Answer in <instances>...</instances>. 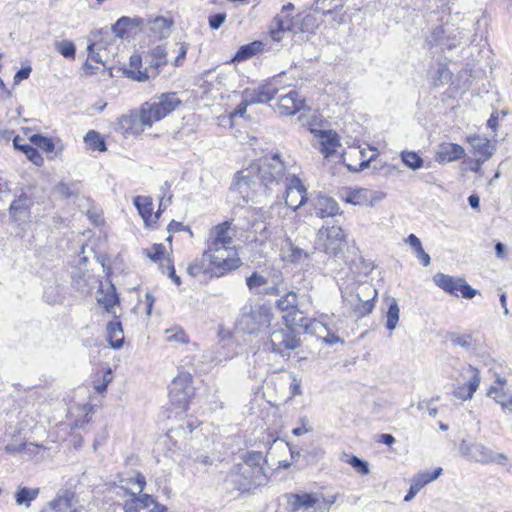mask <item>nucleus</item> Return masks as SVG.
<instances>
[{
	"instance_id": "ea45409f",
	"label": "nucleus",
	"mask_w": 512,
	"mask_h": 512,
	"mask_svg": "<svg viewBox=\"0 0 512 512\" xmlns=\"http://www.w3.org/2000/svg\"><path fill=\"white\" fill-rule=\"evenodd\" d=\"M55 50L64 58L74 60L76 56V47L72 41L61 40L54 43Z\"/></svg>"
},
{
	"instance_id": "3c124183",
	"label": "nucleus",
	"mask_w": 512,
	"mask_h": 512,
	"mask_svg": "<svg viewBox=\"0 0 512 512\" xmlns=\"http://www.w3.org/2000/svg\"><path fill=\"white\" fill-rule=\"evenodd\" d=\"M165 250V246L158 243L154 244L150 249H146L145 253L151 261L157 262L163 257Z\"/></svg>"
},
{
	"instance_id": "f704fd0d",
	"label": "nucleus",
	"mask_w": 512,
	"mask_h": 512,
	"mask_svg": "<svg viewBox=\"0 0 512 512\" xmlns=\"http://www.w3.org/2000/svg\"><path fill=\"white\" fill-rule=\"evenodd\" d=\"M200 422L194 419H187L175 428H171L168 432L170 438L183 437L186 438L188 434L192 433L195 428L199 426Z\"/></svg>"
},
{
	"instance_id": "4468645a",
	"label": "nucleus",
	"mask_w": 512,
	"mask_h": 512,
	"mask_svg": "<svg viewBox=\"0 0 512 512\" xmlns=\"http://www.w3.org/2000/svg\"><path fill=\"white\" fill-rule=\"evenodd\" d=\"M167 51L164 46H156L149 54V67L144 71L129 70L128 76L139 82H144L150 77L158 75V69L167 64Z\"/></svg>"
},
{
	"instance_id": "393cba45",
	"label": "nucleus",
	"mask_w": 512,
	"mask_h": 512,
	"mask_svg": "<svg viewBox=\"0 0 512 512\" xmlns=\"http://www.w3.org/2000/svg\"><path fill=\"white\" fill-rule=\"evenodd\" d=\"M10 216L17 224H22L30 218V201L22 195L14 200L9 208Z\"/></svg>"
},
{
	"instance_id": "c756f323",
	"label": "nucleus",
	"mask_w": 512,
	"mask_h": 512,
	"mask_svg": "<svg viewBox=\"0 0 512 512\" xmlns=\"http://www.w3.org/2000/svg\"><path fill=\"white\" fill-rule=\"evenodd\" d=\"M97 301L107 310V312L111 313L114 317H117L116 306L119 303V298L113 285H110L106 292L100 290Z\"/></svg>"
},
{
	"instance_id": "cd10ccee",
	"label": "nucleus",
	"mask_w": 512,
	"mask_h": 512,
	"mask_svg": "<svg viewBox=\"0 0 512 512\" xmlns=\"http://www.w3.org/2000/svg\"><path fill=\"white\" fill-rule=\"evenodd\" d=\"M465 154V150L462 146L454 143H443L439 146L436 152V161L452 162L461 159Z\"/></svg>"
},
{
	"instance_id": "49530a36",
	"label": "nucleus",
	"mask_w": 512,
	"mask_h": 512,
	"mask_svg": "<svg viewBox=\"0 0 512 512\" xmlns=\"http://www.w3.org/2000/svg\"><path fill=\"white\" fill-rule=\"evenodd\" d=\"M344 456L347 457L346 462L349 465H351L361 475H368L370 473L369 465L363 459L354 455L349 456L347 454H344Z\"/></svg>"
},
{
	"instance_id": "a18cd8bd",
	"label": "nucleus",
	"mask_w": 512,
	"mask_h": 512,
	"mask_svg": "<svg viewBox=\"0 0 512 512\" xmlns=\"http://www.w3.org/2000/svg\"><path fill=\"white\" fill-rule=\"evenodd\" d=\"M449 340L454 346H459L466 350H471L473 348L472 336L470 334L461 335L457 333H451L449 335Z\"/></svg>"
},
{
	"instance_id": "a19ab883",
	"label": "nucleus",
	"mask_w": 512,
	"mask_h": 512,
	"mask_svg": "<svg viewBox=\"0 0 512 512\" xmlns=\"http://www.w3.org/2000/svg\"><path fill=\"white\" fill-rule=\"evenodd\" d=\"M85 143L94 150L105 151L106 145L103 137L96 131L90 130L84 137Z\"/></svg>"
},
{
	"instance_id": "f3484780",
	"label": "nucleus",
	"mask_w": 512,
	"mask_h": 512,
	"mask_svg": "<svg viewBox=\"0 0 512 512\" xmlns=\"http://www.w3.org/2000/svg\"><path fill=\"white\" fill-rule=\"evenodd\" d=\"M144 22L141 17L122 16L112 25L111 30L116 37L127 39L141 31Z\"/></svg>"
},
{
	"instance_id": "69168bd1",
	"label": "nucleus",
	"mask_w": 512,
	"mask_h": 512,
	"mask_svg": "<svg viewBox=\"0 0 512 512\" xmlns=\"http://www.w3.org/2000/svg\"><path fill=\"white\" fill-rule=\"evenodd\" d=\"M13 146L15 149L20 150L25 154L27 148H31V145L24 143V139L19 135L15 136L13 139Z\"/></svg>"
},
{
	"instance_id": "864d4df0",
	"label": "nucleus",
	"mask_w": 512,
	"mask_h": 512,
	"mask_svg": "<svg viewBox=\"0 0 512 512\" xmlns=\"http://www.w3.org/2000/svg\"><path fill=\"white\" fill-rule=\"evenodd\" d=\"M255 45L256 42L248 45L241 46L239 50L237 51L234 59L238 61L246 60L250 57H252L255 54Z\"/></svg>"
},
{
	"instance_id": "6e6d98bb",
	"label": "nucleus",
	"mask_w": 512,
	"mask_h": 512,
	"mask_svg": "<svg viewBox=\"0 0 512 512\" xmlns=\"http://www.w3.org/2000/svg\"><path fill=\"white\" fill-rule=\"evenodd\" d=\"M26 157L35 165L40 166L43 164V157L37 150V148L31 146V148H27L25 151Z\"/></svg>"
},
{
	"instance_id": "b1692460",
	"label": "nucleus",
	"mask_w": 512,
	"mask_h": 512,
	"mask_svg": "<svg viewBox=\"0 0 512 512\" xmlns=\"http://www.w3.org/2000/svg\"><path fill=\"white\" fill-rule=\"evenodd\" d=\"M287 498V509L291 512H298L299 510H309L313 508L317 503L318 499L313 494H286Z\"/></svg>"
},
{
	"instance_id": "5fc2aeb1",
	"label": "nucleus",
	"mask_w": 512,
	"mask_h": 512,
	"mask_svg": "<svg viewBox=\"0 0 512 512\" xmlns=\"http://www.w3.org/2000/svg\"><path fill=\"white\" fill-rule=\"evenodd\" d=\"M104 48L102 43H91L88 45V51H89V57L97 62V63H104V60L102 59L100 55V50Z\"/></svg>"
},
{
	"instance_id": "37998d69",
	"label": "nucleus",
	"mask_w": 512,
	"mask_h": 512,
	"mask_svg": "<svg viewBox=\"0 0 512 512\" xmlns=\"http://www.w3.org/2000/svg\"><path fill=\"white\" fill-rule=\"evenodd\" d=\"M264 456L260 451L247 452L243 457L241 464L246 465L250 468H263Z\"/></svg>"
},
{
	"instance_id": "c9c22d12",
	"label": "nucleus",
	"mask_w": 512,
	"mask_h": 512,
	"mask_svg": "<svg viewBox=\"0 0 512 512\" xmlns=\"http://www.w3.org/2000/svg\"><path fill=\"white\" fill-rule=\"evenodd\" d=\"M134 205L136 206L139 214L143 218V220L147 223L148 220L152 217L153 212V202L150 197L146 196H136L133 200Z\"/></svg>"
},
{
	"instance_id": "ddd939ff",
	"label": "nucleus",
	"mask_w": 512,
	"mask_h": 512,
	"mask_svg": "<svg viewBox=\"0 0 512 512\" xmlns=\"http://www.w3.org/2000/svg\"><path fill=\"white\" fill-rule=\"evenodd\" d=\"M345 244V236L341 227H322L317 233V245L327 254L336 255Z\"/></svg>"
},
{
	"instance_id": "4c0bfd02",
	"label": "nucleus",
	"mask_w": 512,
	"mask_h": 512,
	"mask_svg": "<svg viewBox=\"0 0 512 512\" xmlns=\"http://www.w3.org/2000/svg\"><path fill=\"white\" fill-rule=\"evenodd\" d=\"M246 285L249 290L254 294H261L264 292L268 285V279L257 272H253L249 277L246 278Z\"/></svg>"
},
{
	"instance_id": "bf43d9fd",
	"label": "nucleus",
	"mask_w": 512,
	"mask_h": 512,
	"mask_svg": "<svg viewBox=\"0 0 512 512\" xmlns=\"http://www.w3.org/2000/svg\"><path fill=\"white\" fill-rule=\"evenodd\" d=\"M249 105L252 104L248 103L245 97H242V101L238 104L235 111L232 113L231 117L233 118L235 116H238L244 118L246 116V110Z\"/></svg>"
},
{
	"instance_id": "0eeeda50",
	"label": "nucleus",
	"mask_w": 512,
	"mask_h": 512,
	"mask_svg": "<svg viewBox=\"0 0 512 512\" xmlns=\"http://www.w3.org/2000/svg\"><path fill=\"white\" fill-rule=\"evenodd\" d=\"M270 198L274 199L276 204L285 200L286 206L296 211L306 202L307 192L301 180L293 173L285 181V189L279 194H272Z\"/></svg>"
},
{
	"instance_id": "6e6552de",
	"label": "nucleus",
	"mask_w": 512,
	"mask_h": 512,
	"mask_svg": "<svg viewBox=\"0 0 512 512\" xmlns=\"http://www.w3.org/2000/svg\"><path fill=\"white\" fill-rule=\"evenodd\" d=\"M181 103L177 93H163L157 98V101L143 104L147 111L144 118L152 124L158 122L173 112Z\"/></svg>"
},
{
	"instance_id": "423d86ee",
	"label": "nucleus",
	"mask_w": 512,
	"mask_h": 512,
	"mask_svg": "<svg viewBox=\"0 0 512 512\" xmlns=\"http://www.w3.org/2000/svg\"><path fill=\"white\" fill-rule=\"evenodd\" d=\"M227 479L240 491L263 485L266 481L263 468H250L241 463L233 467Z\"/></svg>"
},
{
	"instance_id": "6ab92c4d",
	"label": "nucleus",
	"mask_w": 512,
	"mask_h": 512,
	"mask_svg": "<svg viewBox=\"0 0 512 512\" xmlns=\"http://www.w3.org/2000/svg\"><path fill=\"white\" fill-rule=\"evenodd\" d=\"M467 370L469 372V380L466 384L459 385L453 392V395L462 400L471 399L479 387L481 377L480 372L477 368L472 365H468Z\"/></svg>"
},
{
	"instance_id": "8fccbe9b",
	"label": "nucleus",
	"mask_w": 512,
	"mask_h": 512,
	"mask_svg": "<svg viewBox=\"0 0 512 512\" xmlns=\"http://www.w3.org/2000/svg\"><path fill=\"white\" fill-rule=\"evenodd\" d=\"M166 338L168 342H178L182 344L188 343V336L186 333L179 327L167 329L166 330Z\"/></svg>"
},
{
	"instance_id": "13d9d810",
	"label": "nucleus",
	"mask_w": 512,
	"mask_h": 512,
	"mask_svg": "<svg viewBox=\"0 0 512 512\" xmlns=\"http://www.w3.org/2000/svg\"><path fill=\"white\" fill-rule=\"evenodd\" d=\"M226 19L225 13H217L209 17V26L213 30H217L221 27Z\"/></svg>"
},
{
	"instance_id": "4d7b16f0",
	"label": "nucleus",
	"mask_w": 512,
	"mask_h": 512,
	"mask_svg": "<svg viewBox=\"0 0 512 512\" xmlns=\"http://www.w3.org/2000/svg\"><path fill=\"white\" fill-rule=\"evenodd\" d=\"M437 77L440 83H434V85L438 86L447 84L451 79V72L449 71L447 66L441 65L437 70Z\"/></svg>"
},
{
	"instance_id": "dca6fc26",
	"label": "nucleus",
	"mask_w": 512,
	"mask_h": 512,
	"mask_svg": "<svg viewBox=\"0 0 512 512\" xmlns=\"http://www.w3.org/2000/svg\"><path fill=\"white\" fill-rule=\"evenodd\" d=\"M292 326L286 324V327L274 330L271 333L270 343L273 352L285 355L298 346V340L291 328Z\"/></svg>"
},
{
	"instance_id": "a878e982",
	"label": "nucleus",
	"mask_w": 512,
	"mask_h": 512,
	"mask_svg": "<svg viewBox=\"0 0 512 512\" xmlns=\"http://www.w3.org/2000/svg\"><path fill=\"white\" fill-rule=\"evenodd\" d=\"M75 502V493L70 490H63L48 505L55 512H75V509H73Z\"/></svg>"
},
{
	"instance_id": "f257e3e1",
	"label": "nucleus",
	"mask_w": 512,
	"mask_h": 512,
	"mask_svg": "<svg viewBox=\"0 0 512 512\" xmlns=\"http://www.w3.org/2000/svg\"><path fill=\"white\" fill-rule=\"evenodd\" d=\"M278 153L266 155L237 172L233 186L244 198L279 194L292 175Z\"/></svg>"
},
{
	"instance_id": "7c9ffc66",
	"label": "nucleus",
	"mask_w": 512,
	"mask_h": 512,
	"mask_svg": "<svg viewBox=\"0 0 512 512\" xmlns=\"http://www.w3.org/2000/svg\"><path fill=\"white\" fill-rule=\"evenodd\" d=\"M320 143H319V151L324 155V157H329L334 154L339 146L337 134L332 131H319Z\"/></svg>"
},
{
	"instance_id": "9b49d317",
	"label": "nucleus",
	"mask_w": 512,
	"mask_h": 512,
	"mask_svg": "<svg viewBox=\"0 0 512 512\" xmlns=\"http://www.w3.org/2000/svg\"><path fill=\"white\" fill-rule=\"evenodd\" d=\"M146 109L142 105L140 112L130 111L117 119L115 130L125 137L128 135H139L144 131L145 127H151L152 122H147L144 116Z\"/></svg>"
},
{
	"instance_id": "e433bc0d",
	"label": "nucleus",
	"mask_w": 512,
	"mask_h": 512,
	"mask_svg": "<svg viewBox=\"0 0 512 512\" xmlns=\"http://www.w3.org/2000/svg\"><path fill=\"white\" fill-rule=\"evenodd\" d=\"M400 309L395 298L388 299V311L386 313V328L392 332L399 321Z\"/></svg>"
},
{
	"instance_id": "bb28decb",
	"label": "nucleus",
	"mask_w": 512,
	"mask_h": 512,
	"mask_svg": "<svg viewBox=\"0 0 512 512\" xmlns=\"http://www.w3.org/2000/svg\"><path fill=\"white\" fill-rule=\"evenodd\" d=\"M281 255L284 260L295 264L302 263L309 257V253L294 245L289 237L285 238L281 246Z\"/></svg>"
},
{
	"instance_id": "58836bf2",
	"label": "nucleus",
	"mask_w": 512,
	"mask_h": 512,
	"mask_svg": "<svg viewBox=\"0 0 512 512\" xmlns=\"http://www.w3.org/2000/svg\"><path fill=\"white\" fill-rule=\"evenodd\" d=\"M38 494V488L19 487L15 493V501L18 505L29 507L31 502L37 498Z\"/></svg>"
},
{
	"instance_id": "7ed1b4c3",
	"label": "nucleus",
	"mask_w": 512,
	"mask_h": 512,
	"mask_svg": "<svg viewBox=\"0 0 512 512\" xmlns=\"http://www.w3.org/2000/svg\"><path fill=\"white\" fill-rule=\"evenodd\" d=\"M122 483H126V490L132 496V498L126 501L124 510L125 512H164L165 507L158 504L152 496L143 494L137 497V494H141L143 491L146 481L145 477L141 473H135L134 476L123 479Z\"/></svg>"
},
{
	"instance_id": "c85d7f7f",
	"label": "nucleus",
	"mask_w": 512,
	"mask_h": 512,
	"mask_svg": "<svg viewBox=\"0 0 512 512\" xmlns=\"http://www.w3.org/2000/svg\"><path fill=\"white\" fill-rule=\"evenodd\" d=\"M339 206L331 197L319 196L314 202V213L317 217L326 218L338 213Z\"/></svg>"
},
{
	"instance_id": "39448f33",
	"label": "nucleus",
	"mask_w": 512,
	"mask_h": 512,
	"mask_svg": "<svg viewBox=\"0 0 512 512\" xmlns=\"http://www.w3.org/2000/svg\"><path fill=\"white\" fill-rule=\"evenodd\" d=\"M273 315L265 306H245L239 319V325L243 331L249 334H257L271 324Z\"/></svg>"
},
{
	"instance_id": "2f4dec72",
	"label": "nucleus",
	"mask_w": 512,
	"mask_h": 512,
	"mask_svg": "<svg viewBox=\"0 0 512 512\" xmlns=\"http://www.w3.org/2000/svg\"><path fill=\"white\" fill-rule=\"evenodd\" d=\"M187 273L192 277L200 274H209L211 277H215L214 266L208 260H204V253L200 260H196L187 267Z\"/></svg>"
},
{
	"instance_id": "de8ad7c7",
	"label": "nucleus",
	"mask_w": 512,
	"mask_h": 512,
	"mask_svg": "<svg viewBox=\"0 0 512 512\" xmlns=\"http://www.w3.org/2000/svg\"><path fill=\"white\" fill-rule=\"evenodd\" d=\"M30 141L33 145L44 150L45 152H52L54 150L53 141L41 134L32 135L30 137Z\"/></svg>"
},
{
	"instance_id": "774afa93",
	"label": "nucleus",
	"mask_w": 512,
	"mask_h": 512,
	"mask_svg": "<svg viewBox=\"0 0 512 512\" xmlns=\"http://www.w3.org/2000/svg\"><path fill=\"white\" fill-rule=\"evenodd\" d=\"M415 253L416 257L422 262L423 266L426 267L430 264V256L424 251L423 247L416 250Z\"/></svg>"
},
{
	"instance_id": "412c9836",
	"label": "nucleus",
	"mask_w": 512,
	"mask_h": 512,
	"mask_svg": "<svg viewBox=\"0 0 512 512\" xmlns=\"http://www.w3.org/2000/svg\"><path fill=\"white\" fill-rule=\"evenodd\" d=\"M467 141L473 149V154L477 157L478 163H483L488 160L495 152V147L491 144L490 140L479 135L469 136Z\"/></svg>"
},
{
	"instance_id": "a211bd4d",
	"label": "nucleus",
	"mask_w": 512,
	"mask_h": 512,
	"mask_svg": "<svg viewBox=\"0 0 512 512\" xmlns=\"http://www.w3.org/2000/svg\"><path fill=\"white\" fill-rule=\"evenodd\" d=\"M304 105L305 99L296 90H290L280 96L276 104V111L282 115H294L303 109Z\"/></svg>"
},
{
	"instance_id": "c03bdc74",
	"label": "nucleus",
	"mask_w": 512,
	"mask_h": 512,
	"mask_svg": "<svg viewBox=\"0 0 512 512\" xmlns=\"http://www.w3.org/2000/svg\"><path fill=\"white\" fill-rule=\"evenodd\" d=\"M401 159L407 167L413 170L420 169L423 166V159L415 152L403 151Z\"/></svg>"
},
{
	"instance_id": "aec40b11",
	"label": "nucleus",
	"mask_w": 512,
	"mask_h": 512,
	"mask_svg": "<svg viewBox=\"0 0 512 512\" xmlns=\"http://www.w3.org/2000/svg\"><path fill=\"white\" fill-rule=\"evenodd\" d=\"M231 224L223 222L216 225L209 234L208 248L215 250V247H225L233 245V238L229 235Z\"/></svg>"
},
{
	"instance_id": "1a4fd4ad",
	"label": "nucleus",
	"mask_w": 512,
	"mask_h": 512,
	"mask_svg": "<svg viewBox=\"0 0 512 512\" xmlns=\"http://www.w3.org/2000/svg\"><path fill=\"white\" fill-rule=\"evenodd\" d=\"M282 88H284L282 75H277L256 88L245 89L242 92V97H245L246 101L252 105L266 104L271 101Z\"/></svg>"
},
{
	"instance_id": "79ce46f5",
	"label": "nucleus",
	"mask_w": 512,
	"mask_h": 512,
	"mask_svg": "<svg viewBox=\"0 0 512 512\" xmlns=\"http://www.w3.org/2000/svg\"><path fill=\"white\" fill-rule=\"evenodd\" d=\"M488 396L493 398L497 403H499L503 410L509 411L512 407V398L506 399V395L502 389L491 387L488 390Z\"/></svg>"
},
{
	"instance_id": "e2e57ef3",
	"label": "nucleus",
	"mask_w": 512,
	"mask_h": 512,
	"mask_svg": "<svg viewBox=\"0 0 512 512\" xmlns=\"http://www.w3.org/2000/svg\"><path fill=\"white\" fill-rule=\"evenodd\" d=\"M186 54H187V44L181 43L179 46V49H178V54L174 61V65L181 66L185 59Z\"/></svg>"
},
{
	"instance_id": "f03ea898",
	"label": "nucleus",
	"mask_w": 512,
	"mask_h": 512,
	"mask_svg": "<svg viewBox=\"0 0 512 512\" xmlns=\"http://www.w3.org/2000/svg\"><path fill=\"white\" fill-rule=\"evenodd\" d=\"M342 298L356 317H364L372 312L378 292L369 281H352L341 287Z\"/></svg>"
},
{
	"instance_id": "2eb2a0df",
	"label": "nucleus",
	"mask_w": 512,
	"mask_h": 512,
	"mask_svg": "<svg viewBox=\"0 0 512 512\" xmlns=\"http://www.w3.org/2000/svg\"><path fill=\"white\" fill-rule=\"evenodd\" d=\"M168 394L173 404L183 408L186 407L193 394L190 375L176 376L168 386Z\"/></svg>"
},
{
	"instance_id": "72a5a7b5",
	"label": "nucleus",
	"mask_w": 512,
	"mask_h": 512,
	"mask_svg": "<svg viewBox=\"0 0 512 512\" xmlns=\"http://www.w3.org/2000/svg\"><path fill=\"white\" fill-rule=\"evenodd\" d=\"M171 21L164 17H156L149 21V29L156 38H166L170 34Z\"/></svg>"
},
{
	"instance_id": "603ef678",
	"label": "nucleus",
	"mask_w": 512,
	"mask_h": 512,
	"mask_svg": "<svg viewBox=\"0 0 512 512\" xmlns=\"http://www.w3.org/2000/svg\"><path fill=\"white\" fill-rule=\"evenodd\" d=\"M44 300L49 304H56L60 301V292L58 286H48L46 287L43 295Z\"/></svg>"
},
{
	"instance_id": "5701e85b",
	"label": "nucleus",
	"mask_w": 512,
	"mask_h": 512,
	"mask_svg": "<svg viewBox=\"0 0 512 512\" xmlns=\"http://www.w3.org/2000/svg\"><path fill=\"white\" fill-rule=\"evenodd\" d=\"M460 451L468 459L478 463L487 464L489 460H491L492 450L482 443L466 444L465 441H463L460 444Z\"/></svg>"
},
{
	"instance_id": "20e7f679",
	"label": "nucleus",
	"mask_w": 512,
	"mask_h": 512,
	"mask_svg": "<svg viewBox=\"0 0 512 512\" xmlns=\"http://www.w3.org/2000/svg\"><path fill=\"white\" fill-rule=\"evenodd\" d=\"M204 260H208L214 266L215 277H221L241 265L238 252L233 245L215 247V250L207 248L204 251Z\"/></svg>"
},
{
	"instance_id": "9d476101",
	"label": "nucleus",
	"mask_w": 512,
	"mask_h": 512,
	"mask_svg": "<svg viewBox=\"0 0 512 512\" xmlns=\"http://www.w3.org/2000/svg\"><path fill=\"white\" fill-rule=\"evenodd\" d=\"M276 306L286 314L283 316L285 323L299 327L307 326V319L298 307V295L295 291H288L276 301Z\"/></svg>"
},
{
	"instance_id": "680f3d73",
	"label": "nucleus",
	"mask_w": 512,
	"mask_h": 512,
	"mask_svg": "<svg viewBox=\"0 0 512 512\" xmlns=\"http://www.w3.org/2000/svg\"><path fill=\"white\" fill-rule=\"evenodd\" d=\"M444 29L442 26H437L431 33L429 42L433 44H441Z\"/></svg>"
},
{
	"instance_id": "09e8293b",
	"label": "nucleus",
	"mask_w": 512,
	"mask_h": 512,
	"mask_svg": "<svg viewBox=\"0 0 512 512\" xmlns=\"http://www.w3.org/2000/svg\"><path fill=\"white\" fill-rule=\"evenodd\" d=\"M284 23L285 22L282 21L281 15H277L273 19L271 26H270V36L274 41H277V42L281 41L282 35L285 32Z\"/></svg>"
},
{
	"instance_id": "473e14b6",
	"label": "nucleus",
	"mask_w": 512,
	"mask_h": 512,
	"mask_svg": "<svg viewBox=\"0 0 512 512\" xmlns=\"http://www.w3.org/2000/svg\"><path fill=\"white\" fill-rule=\"evenodd\" d=\"M107 340L112 348H120L124 343V335L120 322H109L107 325Z\"/></svg>"
},
{
	"instance_id": "0e129e2a",
	"label": "nucleus",
	"mask_w": 512,
	"mask_h": 512,
	"mask_svg": "<svg viewBox=\"0 0 512 512\" xmlns=\"http://www.w3.org/2000/svg\"><path fill=\"white\" fill-rule=\"evenodd\" d=\"M507 460H508V457L504 453H495V452L491 451V460H489V463L505 465Z\"/></svg>"
},
{
	"instance_id": "f8f14e48",
	"label": "nucleus",
	"mask_w": 512,
	"mask_h": 512,
	"mask_svg": "<svg viewBox=\"0 0 512 512\" xmlns=\"http://www.w3.org/2000/svg\"><path fill=\"white\" fill-rule=\"evenodd\" d=\"M433 282L445 292L454 296H458V293H460L465 299H472L478 294V291L472 288L463 278L437 273L433 276Z\"/></svg>"
},
{
	"instance_id": "4be33fe9",
	"label": "nucleus",
	"mask_w": 512,
	"mask_h": 512,
	"mask_svg": "<svg viewBox=\"0 0 512 512\" xmlns=\"http://www.w3.org/2000/svg\"><path fill=\"white\" fill-rule=\"evenodd\" d=\"M441 474L442 468L440 467L435 469L433 472H421L416 474L411 480V486L404 497V501H411L425 485L436 480Z\"/></svg>"
},
{
	"instance_id": "338daca9",
	"label": "nucleus",
	"mask_w": 512,
	"mask_h": 512,
	"mask_svg": "<svg viewBox=\"0 0 512 512\" xmlns=\"http://www.w3.org/2000/svg\"><path fill=\"white\" fill-rule=\"evenodd\" d=\"M167 269H168V276L172 279V281L179 286L181 284V279L179 276L175 273L174 265L171 263V261L167 260Z\"/></svg>"
},
{
	"instance_id": "052dcab7",
	"label": "nucleus",
	"mask_w": 512,
	"mask_h": 512,
	"mask_svg": "<svg viewBox=\"0 0 512 512\" xmlns=\"http://www.w3.org/2000/svg\"><path fill=\"white\" fill-rule=\"evenodd\" d=\"M32 69L30 66L22 67L14 76V84H19L22 80L30 76Z\"/></svg>"
}]
</instances>
